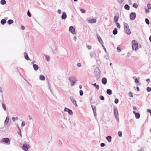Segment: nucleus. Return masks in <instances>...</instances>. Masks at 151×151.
Instances as JSON below:
<instances>
[{"mask_svg":"<svg viewBox=\"0 0 151 151\" xmlns=\"http://www.w3.org/2000/svg\"><path fill=\"white\" fill-rule=\"evenodd\" d=\"M80 95L81 96H82L83 94V92L82 90H80L79 91Z\"/></svg>","mask_w":151,"mask_h":151,"instance_id":"obj_36","label":"nucleus"},{"mask_svg":"<svg viewBox=\"0 0 151 151\" xmlns=\"http://www.w3.org/2000/svg\"><path fill=\"white\" fill-rule=\"evenodd\" d=\"M106 92L109 95H110L112 94V91L110 89H109L107 90Z\"/></svg>","mask_w":151,"mask_h":151,"instance_id":"obj_19","label":"nucleus"},{"mask_svg":"<svg viewBox=\"0 0 151 151\" xmlns=\"http://www.w3.org/2000/svg\"><path fill=\"white\" fill-rule=\"evenodd\" d=\"M116 26L117 27H118L119 28H120V25L119 23L117 22V23H116Z\"/></svg>","mask_w":151,"mask_h":151,"instance_id":"obj_37","label":"nucleus"},{"mask_svg":"<svg viewBox=\"0 0 151 151\" xmlns=\"http://www.w3.org/2000/svg\"><path fill=\"white\" fill-rule=\"evenodd\" d=\"M133 6L135 8H137V7L138 5L136 3H134L133 5Z\"/></svg>","mask_w":151,"mask_h":151,"instance_id":"obj_31","label":"nucleus"},{"mask_svg":"<svg viewBox=\"0 0 151 151\" xmlns=\"http://www.w3.org/2000/svg\"><path fill=\"white\" fill-rule=\"evenodd\" d=\"M21 29L22 30H24V29H25V27H24V26H21Z\"/></svg>","mask_w":151,"mask_h":151,"instance_id":"obj_52","label":"nucleus"},{"mask_svg":"<svg viewBox=\"0 0 151 151\" xmlns=\"http://www.w3.org/2000/svg\"><path fill=\"white\" fill-rule=\"evenodd\" d=\"M25 122H22V127L24 126L25 125Z\"/></svg>","mask_w":151,"mask_h":151,"instance_id":"obj_50","label":"nucleus"},{"mask_svg":"<svg viewBox=\"0 0 151 151\" xmlns=\"http://www.w3.org/2000/svg\"><path fill=\"white\" fill-rule=\"evenodd\" d=\"M58 13L59 14H60L61 12V11L60 9H58Z\"/></svg>","mask_w":151,"mask_h":151,"instance_id":"obj_53","label":"nucleus"},{"mask_svg":"<svg viewBox=\"0 0 151 151\" xmlns=\"http://www.w3.org/2000/svg\"><path fill=\"white\" fill-rule=\"evenodd\" d=\"M97 38H98V40H99V42L101 44V43H103V41H102V39H101V37L99 35H97Z\"/></svg>","mask_w":151,"mask_h":151,"instance_id":"obj_13","label":"nucleus"},{"mask_svg":"<svg viewBox=\"0 0 151 151\" xmlns=\"http://www.w3.org/2000/svg\"><path fill=\"white\" fill-rule=\"evenodd\" d=\"M64 111H68V113L70 115L72 114L73 113L72 111L71 110H70L67 108H65L64 109Z\"/></svg>","mask_w":151,"mask_h":151,"instance_id":"obj_8","label":"nucleus"},{"mask_svg":"<svg viewBox=\"0 0 151 151\" xmlns=\"http://www.w3.org/2000/svg\"><path fill=\"white\" fill-rule=\"evenodd\" d=\"M12 120L13 121H15V118L14 117H13L12 118Z\"/></svg>","mask_w":151,"mask_h":151,"instance_id":"obj_54","label":"nucleus"},{"mask_svg":"<svg viewBox=\"0 0 151 151\" xmlns=\"http://www.w3.org/2000/svg\"><path fill=\"white\" fill-rule=\"evenodd\" d=\"M117 50L118 52H120L121 51V48L120 47H117Z\"/></svg>","mask_w":151,"mask_h":151,"instance_id":"obj_42","label":"nucleus"},{"mask_svg":"<svg viewBox=\"0 0 151 151\" xmlns=\"http://www.w3.org/2000/svg\"><path fill=\"white\" fill-rule=\"evenodd\" d=\"M136 14L135 13H132L130 15V18L132 20H134L136 17Z\"/></svg>","mask_w":151,"mask_h":151,"instance_id":"obj_4","label":"nucleus"},{"mask_svg":"<svg viewBox=\"0 0 151 151\" xmlns=\"http://www.w3.org/2000/svg\"><path fill=\"white\" fill-rule=\"evenodd\" d=\"M87 47L89 50L91 49V46L89 45H87Z\"/></svg>","mask_w":151,"mask_h":151,"instance_id":"obj_45","label":"nucleus"},{"mask_svg":"<svg viewBox=\"0 0 151 151\" xmlns=\"http://www.w3.org/2000/svg\"><path fill=\"white\" fill-rule=\"evenodd\" d=\"M150 81V80L149 79H147V82H149Z\"/></svg>","mask_w":151,"mask_h":151,"instance_id":"obj_58","label":"nucleus"},{"mask_svg":"<svg viewBox=\"0 0 151 151\" xmlns=\"http://www.w3.org/2000/svg\"><path fill=\"white\" fill-rule=\"evenodd\" d=\"M74 39H75V40H76V37H74Z\"/></svg>","mask_w":151,"mask_h":151,"instance_id":"obj_61","label":"nucleus"},{"mask_svg":"<svg viewBox=\"0 0 151 151\" xmlns=\"http://www.w3.org/2000/svg\"><path fill=\"white\" fill-rule=\"evenodd\" d=\"M27 14L28 15L29 17H31V15L30 14V12H29V10L28 11L27 13Z\"/></svg>","mask_w":151,"mask_h":151,"instance_id":"obj_41","label":"nucleus"},{"mask_svg":"<svg viewBox=\"0 0 151 151\" xmlns=\"http://www.w3.org/2000/svg\"><path fill=\"white\" fill-rule=\"evenodd\" d=\"M145 11L146 13H149V11L148 9H146Z\"/></svg>","mask_w":151,"mask_h":151,"instance_id":"obj_55","label":"nucleus"},{"mask_svg":"<svg viewBox=\"0 0 151 151\" xmlns=\"http://www.w3.org/2000/svg\"><path fill=\"white\" fill-rule=\"evenodd\" d=\"M134 81H135V82L136 83H138L139 82V81L137 78H135V79Z\"/></svg>","mask_w":151,"mask_h":151,"instance_id":"obj_46","label":"nucleus"},{"mask_svg":"<svg viewBox=\"0 0 151 151\" xmlns=\"http://www.w3.org/2000/svg\"><path fill=\"white\" fill-rule=\"evenodd\" d=\"M13 21L12 19L9 20L7 22V23H8V24H12L13 23Z\"/></svg>","mask_w":151,"mask_h":151,"instance_id":"obj_23","label":"nucleus"},{"mask_svg":"<svg viewBox=\"0 0 151 151\" xmlns=\"http://www.w3.org/2000/svg\"><path fill=\"white\" fill-rule=\"evenodd\" d=\"M96 21L95 19H93L88 20L87 22L89 23H95L96 22Z\"/></svg>","mask_w":151,"mask_h":151,"instance_id":"obj_7","label":"nucleus"},{"mask_svg":"<svg viewBox=\"0 0 151 151\" xmlns=\"http://www.w3.org/2000/svg\"><path fill=\"white\" fill-rule=\"evenodd\" d=\"M149 40L150 42H151V36L149 37Z\"/></svg>","mask_w":151,"mask_h":151,"instance_id":"obj_57","label":"nucleus"},{"mask_svg":"<svg viewBox=\"0 0 151 151\" xmlns=\"http://www.w3.org/2000/svg\"><path fill=\"white\" fill-rule=\"evenodd\" d=\"M18 128H19V131H20L19 132V134L20 135V137H22V136L21 133L20 129V128H19V127H18Z\"/></svg>","mask_w":151,"mask_h":151,"instance_id":"obj_47","label":"nucleus"},{"mask_svg":"<svg viewBox=\"0 0 151 151\" xmlns=\"http://www.w3.org/2000/svg\"><path fill=\"white\" fill-rule=\"evenodd\" d=\"M145 21L146 23L147 24H149V23H150L149 21V20L148 19H146L145 20Z\"/></svg>","mask_w":151,"mask_h":151,"instance_id":"obj_30","label":"nucleus"},{"mask_svg":"<svg viewBox=\"0 0 151 151\" xmlns=\"http://www.w3.org/2000/svg\"><path fill=\"white\" fill-rule=\"evenodd\" d=\"M0 91L1 92L2 91L1 90H0Z\"/></svg>","mask_w":151,"mask_h":151,"instance_id":"obj_63","label":"nucleus"},{"mask_svg":"<svg viewBox=\"0 0 151 151\" xmlns=\"http://www.w3.org/2000/svg\"><path fill=\"white\" fill-rule=\"evenodd\" d=\"M129 95L130 97H133L132 93V92H129Z\"/></svg>","mask_w":151,"mask_h":151,"instance_id":"obj_40","label":"nucleus"},{"mask_svg":"<svg viewBox=\"0 0 151 151\" xmlns=\"http://www.w3.org/2000/svg\"><path fill=\"white\" fill-rule=\"evenodd\" d=\"M114 111L116 118L117 120H119V119L118 117V112L117 109L116 108H115L114 109Z\"/></svg>","mask_w":151,"mask_h":151,"instance_id":"obj_2","label":"nucleus"},{"mask_svg":"<svg viewBox=\"0 0 151 151\" xmlns=\"http://www.w3.org/2000/svg\"><path fill=\"white\" fill-rule=\"evenodd\" d=\"M9 118L8 117H7L6 118L5 121L4 122V124H8L9 122Z\"/></svg>","mask_w":151,"mask_h":151,"instance_id":"obj_20","label":"nucleus"},{"mask_svg":"<svg viewBox=\"0 0 151 151\" xmlns=\"http://www.w3.org/2000/svg\"><path fill=\"white\" fill-rule=\"evenodd\" d=\"M147 7L148 9L151 10V4H149L147 5Z\"/></svg>","mask_w":151,"mask_h":151,"instance_id":"obj_29","label":"nucleus"},{"mask_svg":"<svg viewBox=\"0 0 151 151\" xmlns=\"http://www.w3.org/2000/svg\"><path fill=\"white\" fill-rule=\"evenodd\" d=\"M133 113L135 114V117L137 119H138L140 117V114L139 113H137L135 111L133 112Z\"/></svg>","mask_w":151,"mask_h":151,"instance_id":"obj_10","label":"nucleus"},{"mask_svg":"<svg viewBox=\"0 0 151 151\" xmlns=\"http://www.w3.org/2000/svg\"><path fill=\"white\" fill-rule=\"evenodd\" d=\"M2 106L4 108V110L5 111L6 110V108L5 104H3L2 105Z\"/></svg>","mask_w":151,"mask_h":151,"instance_id":"obj_35","label":"nucleus"},{"mask_svg":"<svg viewBox=\"0 0 151 151\" xmlns=\"http://www.w3.org/2000/svg\"><path fill=\"white\" fill-rule=\"evenodd\" d=\"M113 34L115 35L117 34V30L116 29H115L113 32Z\"/></svg>","mask_w":151,"mask_h":151,"instance_id":"obj_24","label":"nucleus"},{"mask_svg":"<svg viewBox=\"0 0 151 151\" xmlns=\"http://www.w3.org/2000/svg\"><path fill=\"white\" fill-rule=\"evenodd\" d=\"M133 109L134 110H136L137 109V108L136 107H134L133 108Z\"/></svg>","mask_w":151,"mask_h":151,"instance_id":"obj_59","label":"nucleus"},{"mask_svg":"<svg viewBox=\"0 0 151 151\" xmlns=\"http://www.w3.org/2000/svg\"><path fill=\"white\" fill-rule=\"evenodd\" d=\"M118 134L119 137H122V133L121 132L119 131L118 133Z\"/></svg>","mask_w":151,"mask_h":151,"instance_id":"obj_32","label":"nucleus"},{"mask_svg":"<svg viewBox=\"0 0 151 151\" xmlns=\"http://www.w3.org/2000/svg\"><path fill=\"white\" fill-rule=\"evenodd\" d=\"M46 59L47 61H49L50 60V58L48 56H46Z\"/></svg>","mask_w":151,"mask_h":151,"instance_id":"obj_38","label":"nucleus"},{"mask_svg":"<svg viewBox=\"0 0 151 151\" xmlns=\"http://www.w3.org/2000/svg\"><path fill=\"white\" fill-rule=\"evenodd\" d=\"M66 17L67 15L66 13L65 12H63L62 16V18L63 19H65L66 18Z\"/></svg>","mask_w":151,"mask_h":151,"instance_id":"obj_15","label":"nucleus"},{"mask_svg":"<svg viewBox=\"0 0 151 151\" xmlns=\"http://www.w3.org/2000/svg\"><path fill=\"white\" fill-rule=\"evenodd\" d=\"M124 29L129 28L128 25L127 23H125L124 24Z\"/></svg>","mask_w":151,"mask_h":151,"instance_id":"obj_25","label":"nucleus"},{"mask_svg":"<svg viewBox=\"0 0 151 151\" xmlns=\"http://www.w3.org/2000/svg\"><path fill=\"white\" fill-rule=\"evenodd\" d=\"M6 22V21L5 19H3L1 21V24L4 25Z\"/></svg>","mask_w":151,"mask_h":151,"instance_id":"obj_21","label":"nucleus"},{"mask_svg":"<svg viewBox=\"0 0 151 151\" xmlns=\"http://www.w3.org/2000/svg\"><path fill=\"white\" fill-rule=\"evenodd\" d=\"M1 141L4 142L8 143L9 142V140L8 138H4L1 139Z\"/></svg>","mask_w":151,"mask_h":151,"instance_id":"obj_6","label":"nucleus"},{"mask_svg":"<svg viewBox=\"0 0 151 151\" xmlns=\"http://www.w3.org/2000/svg\"><path fill=\"white\" fill-rule=\"evenodd\" d=\"M40 79L41 80H45V77L43 75H41L40 76Z\"/></svg>","mask_w":151,"mask_h":151,"instance_id":"obj_22","label":"nucleus"},{"mask_svg":"<svg viewBox=\"0 0 151 151\" xmlns=\"http://www.w3.org/2000/svg\"><path fill=\"white\" fill-rule=\"evenodd\" d=\"M0 91L1 92L2 91L1 90H0Z\"/></svg>","mask_w":151,"mask_h":151,"instance_id":"obj_64","label":"nucleus"},{"mask_svg":"<svg viewBox=\"0 0 151 151\" xmlns=\"http://www.w3.org/2000/svg\"><path fill=\"white\" fill-rule=\"evenodd\" d=\"M124 8L126 9L129 10V7L128 5H125L124 6Z\"/></svg>","mask_w":151,"mask_h":151,"instance_id":"obj_27","label":"nucleus"},{"mask_svg":"<svg viewBox=\"0 0 151 151\" xmlns=\"http://www.w3.org/2000/svg\"><path fill=\"white\" fill-rule=\"evenodd\" d=\"M80 11L83 13H85L86 12V11L83 9H81Z\"/></svg>","mask_w":151,"mask_h":151,"instance_id":"obj_34","label":"nucleus"},{"mask_svg":"<svg viewBox=\"0 0 151 151\" xmlns=\"http://www.w3.org/2000/svg\"><path fill=\"white\" fill-rule=\"evenodd\" d=\"M79 88L81 89L82 88V86L81 85H80L79 86Z\"/></svg>","mask_w":151,"mask_h":151,"instance_id":"obj_60","label":"nucleus"},{"mask_svg":"<svg viewBox=\"0 0 151 151\" xmlns=\"http://www.w3.org/2000/svg\"><path fill=\"white\" fill-rule=\"evenodd\" d=\"M147 91L148 92H150V91H151V89L149 87H147Z\"/></svg>","mask_w":151,"mask_h":151,"instance_id":"obj_33","label":"nucleus"},{"mask_svg":"<svg viewBox=\"0 0 151 151\" xmlns=\"http://www.w3.org/2000/svg\"><path fill=\"white\" fill-rule=\"evenodd\" d=\"M119 101L118 99H115L114 102L115 104H117L118 103Z\"/></svg>","mask_w":151,"mask_h":151,"instance_id":"obj_43","label":"nucleus"},{"mask_svg":"<svg viewBox=\"0 0 151 151\" xmlns=\"http://www.w3.org/2000/svg\"><path fill=\"white\" fill-rule=\"evenodd\" d=\"M137 89L138 91L139 90V88L138 87H137Z\"/></svg>","mask_w":151,"mask_h":151,"instance_id":"obj_56","label":"nucleus"},{"mask_svg":"<svg viewBox=\"0 0 151 151\" xmlns=\"http://www.w3.org/2000/svg\"><path fill=\"white\" fill-rule=\"evenodd\" d=\"M93 85L95 86H96V88L97 89V90H98L99 89V86L98 85H96V83H95L94 84H93Z\"/></svg>","mask_w":151,"mask_h":151,"instance_id":"obj_26","label":"nucleus"},{"mask_svg":"<svg viewBox=\"0 0 151 151\" xmlns=\"http://www.w3.org/2000/svg\"><path fill=\"white\" fill-rule=\"evenodd\" d=\"M101 146L102 147H103L105 146V144L104 143H102L101 144Z\"/></svg>","mask_w":151,"mask_h":151,"instance_id":"obj_51","label":"nucleus"},{"mask_svg":"<svg viewBox=\"0 0 151 151\" xmlns=\"http://www.w3.org/2000/svg\"><path fill=\"white\" fill-rule=\"evenodd\" d=\"M124 30H125V32L127 34L129 35L130 34V33H131L130 30V29H129V28H128L127 29H124Z\"/></svg>","mask_w":151,"mask_h":151,"instance_id":"obj_11","label":"nucleus"},{"mask_svg":"<svg viewBox=\"0 0 151 151\" xmlns=\"http://www.w3.org/2000/svg\"><path fill=\"white\" fill-rule=\"evenodd\" d=\"M132 48L134 50H137L138 49V45L136 41L133 40L132 42Z\"/></svg>","mask_w":151,"mask_h":151,"instance_id":"obj_1","label":"nucleus"},{"mask_svg":"<svg viewBox=\"0 0 151 151\" xmlns=\"http://www.w3.org/2000/svg\"><path fill=\"white\" fill-rule=\"evenodd\" d=\"M69 31L72 34H75V29L72 26H70L69 28Z\"/></svg>","mask_w":151,"mask_h":151,"instance_id":"obj_5","label":"nucleus"},{"mask_svg":"<svg viewBox=\"0 0 151 151\" xmlns=\"http://www.w3.org/2000/svg\"><path fill=\"white\" fill-rule=\"evenodd\" d=\"M75 81L73 82L71 84V86H73L75 84Z\"/></svg>","mask_w":151,"mask_h":151,"instance_id":"obj_49","label":"nucleus"},{"mask_svg":"<svg viewBox=\"0 0 151 151\" xmlns=\"http://www.w3.org/2000/svg\"><path fill=\"white\" fill-rule=\"evenodd\" d=\"M119 18V17L118 16H116L114 17V20L116 23H117V22Z\"/></svg>","mask_w":151,"mask_h":151,"instance_id":"obj_14","label":"nucleus"},{"mask_svg":"<svg viewBox=\"0 0 151 151\" xmlns=\"http://www.w3.org/2000/svg\"><path fill=\"white\" fill-rule=\"evenodd\" d=\"M24 56L26 60H30L27 53H26V52L25 53V54H24Z\"/></svg>","mask_w":151,"mask_h":151,"instance_id":"obj_18","label":"nucleus"},{"mask_svg":"<svg viewBox=\"0 0 151 151\" xmlns=\"http://www.w3.org/2000/svg\"><path fill=\"white\" fill-rule=\"evenodd\" d=\"M0 3L1 4L4 5L6 4V2L5 1H1Z\"/></svg>","mask_w":151,"mask_h":151,"instance_id":"obj_28","label":"nucleus"},{"mask_svg":"<svg viewBox=\"0 0 151 151\" xmlns=\"http://www.w3.org/2000/svg\"><path fill=\"white\" fill-rule=\"evenodd\" d=\"M33 68L35 70H36L38 69V66L36 64H34L33 65Z\"/></svg>","mask_w":151,"mask_h":151,"instance_id":"obj_16","label":"nucleus"},{"mask_svg":"<svg viewBox=\"0 0 151 151\" xmlns=\"http://www.w3.org/2000/svg\"><path fill=\"white\" fill-rule=\"evenodd\" d=\"M77 66L79 67H80L81 66V64L80 63H78L77 64Z\"/></svg>","mask_w":151,"mask_h":151,"instance_id":"obj_48","label":"nucleus"},{"mask_svg":"<svg viewBox=\"0 0 151 151\" xmlns=\"http://www.w3.org/2000/svg\"><path fill=\"white\" fill-rule=\"evenodd\" d=\"M102 82L104 84H106L107 83V80L106 78H103L102 79Z\"/></svg>","mask_w":151,"mask_h":151,"instance_id":"obj_12","label":"nucleus"},{"mask_svg":"<svg viewBox=\"0 0 151 151\" xmlns=\"http://www.w3.org/2000/svg\"><path fill=\"white\" fill-rule=\"evenodd\" d=\"M70 100H71V101L73 103V104L74 105H75L76 106H77V104L76 103V100H74V98L72 97H70Z\"/></svg>","mask_w":151,"mask_h":151,"instance_id":"obj_9","label":"nucleus"},{"mask_svg":"<svg viewBox=\"0 0 151 151\" xmlns=\"http://www.w3.org/2000/svg\"><path fill=\"white\" fill-rule=\"evenodd\" d=\"M29 147V145L26 144H23L22 148L25 151H27L28 150V148Z\"/></svg>","mask_w":151,"mask_h":151,"instance_id":"obj_3","label":"nucleus"},{"mask_svg":"<svg viewBox=\"0 0 151 151\" xmlns=\"http://www.w3.org/2000/svg\"><path fill=\"white\" fill-rule=\"evenodd\" d=\"M106 139L109 142H110L111 140V137L110 136H109L106 137Z\"/></svg>","mask_w":151,"mask_h":151,"instance_id":"obj_17","label":"nucleus"},{"mask_svg":"<svg viewBox=\"0 0 151 151\" xmlns=\"http://www.w3.org/2000/svg\"><path fill=\"white\" fill-rule=\"evenodd\" d=\"M150 131L151 132V129H150Z\"/></svg>","mask_w":151,"mask_h":151,"instance_id":"obj_62","label":"nucleus"},{"mask_svg":"<svg viewBox=\"0 0 151 151\" xmlns=\"http://www.w3.org/2000/svg\"><path fill=\"white\" fill-rule=\"evenodd\" d=\"M100 99L101 100H104V97L103 96H100Z\"/></svg>","mask_w":151,"mask_h":151,"instance_id":"obj_39","label":"nucleus"},{"mask_svg":"<svg viewBox=\"0 0 151 151\" xmlns=\"http://www.w3.org/2000/svg\"><path fill=\"white\" fill-rule=\"evenodd\" d=\"M147 111L148 112L150 113V115H151V110L150 109H147Z\"/></svg>","mask_w":151,"mask_h":151,"instance_id":"obj_44","label":"nucleus"}]
</instances>
